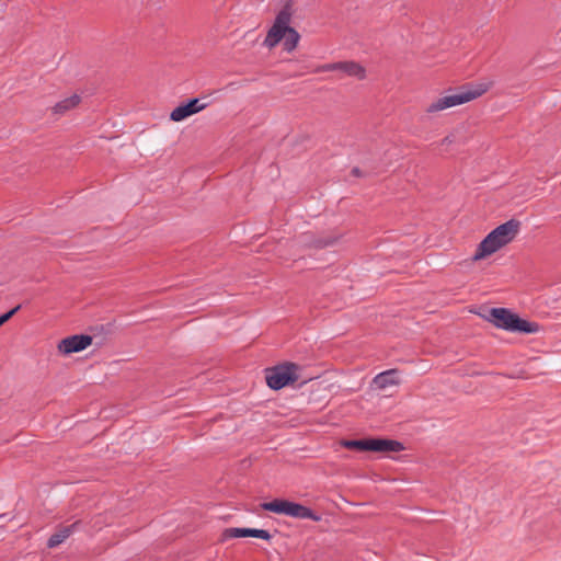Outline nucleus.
Here are the masks:
<instances>
[{
  "label": "nucleus",
  "mask_w": 561,
  "mask_h": 561,
  "mask_svg": "<svg viewBox=\"0 0 561 561\" xmlns=\"http://www.w3.org/2000/svg\"><path fill=\"white\" fill-rule=\"evenodd\" d=\"M341 71L348 77L363 80L366 77L365 68L356 61H337L318 66L314 72Z\"/></svg>",
  "instance_id": "obj_7"
},
{
  "label": "nucleus",
  "mask_w": 561,
  "mask_h": 561,
  "mask_svg": "<svg viewBox=\"0 0 561 561\" xmlns=\"http://www.w3.org/2000/svg\"><path fill=\"white\" fill-rule=\"evenodd\" d=\"M81 101V98L78 94H73L65 100L58 102L53 107L54 114L64 115L68 111L75 108Z\"/></svg>",
  "instance_id": "obj_15"
},
{
  "label": "nucleus",
  "mask_w": 561,
  "mask_h": 561,
  "mask_svg": "<svg viewBox=\"0 0 561 561\" xmlns=\"http://www.w3.org/2000/svg\"><path fill=\"white\" fill-rule=\"evenodd\" d=\"M92 343V336L87 334L71 335L62 339L58 344L59 352L68 355L85 350Z\"/></svg>",
  "instance_id": "obj_9"
},
{
  "label": "nucleus",
  "mask_w": 561,
  "mask_h": 561,
  "mask_svg": "<svg viewBox=\"0 0 561 561\" xmlns=\"http://www.w3.org/2000/svg\"><path fill=\"white\" fill-rule=\"evenodd\" d=\"M21 306L18 305L16 307H14L13 309H11L10 311L3 313L2 316H0V327L5 323L7 321H9L19 310H20Z\"/></svg>",
  "instance_id": "obj_17"
},
{
  "label": "nucleus",
  "mask_w": 561,
  "mask_h": 561,
  "mask_svg": "<svg viewBox=\"0 0 561 561\" xmlns=\"http://www.w3.org/2000/svg\"><path fill=\"white\" fill-rule=\"evenodd\" d=\"M300 367L295 363H283L265 370L267 386L273 390H279L293 385L299 378Z\"/></svg>",
  "instance_id": "obj_4"
},
{
  "label": "nucleus",
  "mask_w": 561,
  "mask_h": 561,
  "mask_svg": "<svg viewBox=\"0 0 561 561\" xmlns=\"http://www.w3.org/2000/svg\"><path fill=\"white\" fill-rule=\"evenodd\" d=\"M299 39V33L295 28L290 27L283 39L284 50L288 53L293 51L297 47Z\"/></svg>",
  "instance_id": "obj_16"
},
{
  "label": "nucleus",
  "mask_w": 561,
  "mask_h": 561,
  "mask_svg": "<svg viewBox=\"0 0 561 561\" xmlns=\"http://www.w3.org/2000/svg\"><path fill=\"white\" fill-rule=\"evenodd\" d=\"M352 173H353L355 176H360V175H362V172H360V170H359L358 168H354V169L352 170Z\"/></svg>",
  "instance_id": "obj_20"
},
{
  "label": "nucleus",
  "mask_w": 561,
  "mask_h": 561,
  "mask_svg": "<svg viewBox=\"0 0 561 561\" xmlns=\"http://www.w3.org/2000/svg\"><path fill=\"white\" fill-rule=\"evenodd\" d=\"M341 445L347 449L374 453H399L404 449L402 443L385 438L346 439Z\"/></svg>",
  "instance_id": "obj_2"
},
{
  "label": "nucleus",
  "mask_w": 561,
  "mask_h": 561,
  "mask_svg": "<svg viewBox=\"0 0 561 561\" xmlns=\"http://www.w3.org/2000/svg\"><path fill=\"white\" fill-rule=\"evenodd\" d=\"M502 247L497 240L489 241V234L479 243L476 253L472 256L473 261H480L494 252L499 251Z\"/></svg>",
  "instance_id": "obj_11"
},
{
  "label": "nucleus",
  "mask_w": 561,
  "mask_h": 561,
  "mask_svg": "<svg viewBox=\"0 0 561 561\" xmlns=\"http://www.w3.org/2000/svg\"><path fill=\"white\" fill-rule=\"evenodd\" d=\"M493 239L497 240V242H500L502 247L507 244L505 240H503L499 234H496L494 229L489 233V241H492Z\"/></svg>",
  "instance_id": "obj_19"
},
{
  "label": "nucleus",
  "mask_w": 561,
  "mask_h": 561,
  "mask_svg": "<svg viewBox=\"0 0 561 561\" xmlns=\"http://www.w3.org/2000/svg\"><path fill=\"white\" fill-rule=\"evenodd\" d=\"M520 222L515 219H511L500 226H497L494 231L499 234L506 243H510L514 240L519 231Z\"/></svg>",
  "instance_id": "obj_13"
},
{
  "label": "nucleus",
  "mask_w": 561,
  "mask_h": 561,
  "mask_svg": "<svg viewBox=\"0 0 561 561\" xmlns=\"http://www.w3.org/2000/svg\"><path fill=\"white\" fill-rule=\"evenodd\" d=\"M208 106V103L203 102V99H191L186 104L179 105L171 114L170 118L173 122H181L191 115H194Z\"/></svg>",
  "instance_id": "obj_8"
},
{
  "label": "nucleus",
  "mask_w": 561,
  "mask_h": 561,
  "mask_svg": "<svg viewBox=\"0 0 561 561\" xmlns=\"http://www.w3.org/2000/svg\"><path fill=\"white\" fill-rule=\"evenodd\" d=\"M458 141V137H457V134L456 133H453L448 136H446L443 141H442V145H450V144H454V142H457Z\"/></svg>",
  "instance_id": "obj_18"
},
{
  "label": "nucleus",
  "mask_w": 561,
  "mask_h": 561,
  "mask_svg": "<svg viewBox=\"0 0 561 561\" xmlns=\"http://www.w3.org/2000/svg\"><path fill=\"white\" fill-rule=\"evenodd\" d=\"M485 92V89H466L454 94L445 95L437 99L433 102L428 107L427 112L434 113L439 112L456 105H460L467 102H470Z\"/></svg>",
  "instance_id": "obj_5"
},
{
  "label": "nucleus",
  "mask_w": 561,
  "mask_h": 561,
  "mask_svg": "<svg viewBox=\"0 0 561 561\" xmlns=\"http://www.w3.org/2000/svg\"><path fill=\"white\" fill-rule=\"evenodd\" d=\"M488 320L495 327L511 332L536 333L539 331L537 323L526 321L505 308H492Z\"/></svg>",
  "instance_id": "obj_1"
},
{
  "label": "nucleus",
  "mask_w": 561,
  "mask_h": 561,
  "mask_svg": "<svg viewBox=\"0 0 561 561\" xmlns=\"http://www.w3.org/2000/svg\"><path fill=\"white\" fill-rule=\"evenodd\" d=\"M79 522H76L68 526H60L55 534H53L48 541L47 547L53 549L65 542L77 529Z\"/></svg>",
  "instance_id": "obj_12"
},
{
  "label": "nucleus",
  "mask_w": 561,
  "mask_h": 561,
  "mask_svg": "<svg viewBox=\"0 0 561 561\" xmlns=\"http://www.w3.org/2000/svg\"><path fill=\"white\" fill-rule=\"evenodd\" d=\"M291 20V13L288 9H283L276 15L274 24L267 32L264 39V45L268 48L275 47L280 41L284 39L286 33L290 28L289 23Z\"/></svg>",
  "instance_id": "obj_6"
},
{
  "label": "nucleus",
  "mask_w": 561,
  "mask_h": 561,
  "mask_svg": "<svg viewBox=\"0 0 561 561\" xmlns=\"http://www.w3.org/2000/svg\"><path fill=\"white\" fill-rule=\"evenodd\" d=\"M261 506L264 511L295 518L311 519L314 522H319L321 519V517L309 507L287 500L277 499L271 502H265Z\"/></svg>",
  "instance_id": "obj_3"
},
{
  "label": "nucleus",
  "mask_w": 561,
  "mask_h": 561,
  "mask_svg": "<svg viewBox=\"0 0 561 561\" xmlns=\"http://www.w3.org/2000/svg\"><path fill=\"white\" fill-rule=\"evenodd\" d=\"M373 383L377 389H386L390 386L397 385V371L394 369H390L383 373L378 374L374 379Z\"/></svg>",
  "instance_id": "obj_14"
},
{
  "label": "nucleus",
  "mask_w": 561,
  "mask_h": 561,
  "mask_svg": "<svg viewBox=\"0 0 561 561\" xmlns=\"http://www.w3.org/2000/svg\"><path fill=\"white\" fill-rule=\"evenodd\" d=\"M222 537H224V539L255 537V538H261L264 540H270L272 538V535L265 529L231 527V528H226L224 530Z\"/></svg>",
  "instance_id": "obj_10"
}]
</instances>
